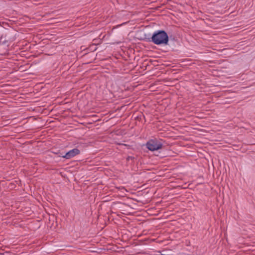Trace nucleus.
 <instances>
[{"label": "nucleus", "instance_id": "nucleus-1", "mask_svg": "<svg viewBox=\"0 0 255 255\" xmlns=\"http://www.w3.org/2000/svg\"><path fill=\"white\" fill-rule=\"evenodd\" d=\"M152 41L156 44H167L168 42V36L163 30L159 31L154 33L152 37Z\"/></svg>", "mask_w": 255, "mask_h": 255}, {"label": "nucleus", "instance_id": "nucleus-2", "mask_svg": "<svg viewBox=\"0 0 255 255\" xmlns=\"http://www.w3.org/2000/svg\"><path fill=\"white\" fill-rule=\"evenodd\" d=\"M146 146L149 150L154 151L161 149L162 147V144L156 139H152L147 143Z\"/></svg>", "mask_w": 255, "mask_h": 255}, {"label": "nucleus", "instance_id": "nucleus-3", "mask_svg": "<svg viewBox=\"0 0 255 255\" xmlns=\"http://www.w3.org/2000/svg\"><path fill=\"white\" fill-rule=\"evenodd\" d=\"M6 35H2L0 39V52L2 54H5L8 50V45L6 43Z\"/></svg>", "mask_w": 255, "mask_h": 255}, {"label": "nucleus", "instance_id": "nucleus-4", "mask_svg": "<svg viewBox=\"0 0 255 255\" xmlns=\"http://www.w3.org/2000/svg\"><path fill=\"white\" fill-rule=\"evenodd\" d=\"M80 151L78 149H73L68 152L64 156L62 157L66 159L70 158L79 153Z\"/></svg>", "mask_w": 255, "mask_h": 255}, {"label": "nucleus", "instance_id": "nucleus-5", "mask_svg": "<svg viewBox=\"0 0 255 255\" xmlns=\"http://www.w3.org/2000/svg\"><path fill=\"white\" fill-rule=\"evenodd\" d=\"M228 94V92H227V91H224V98H225L226 99H228V97H226L227 96Z\"/></svg>", "mask_w": 255, "mask_h": 255}]
</instances>
